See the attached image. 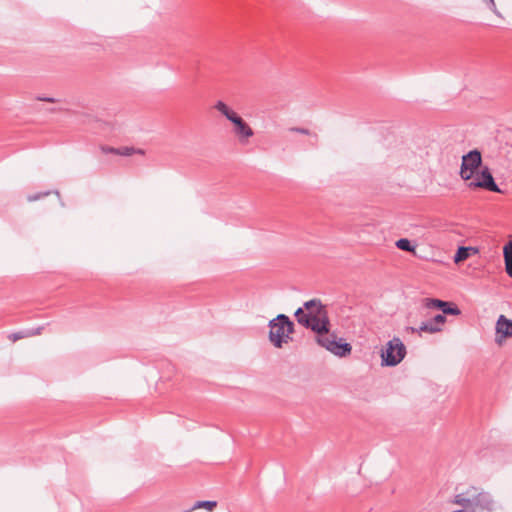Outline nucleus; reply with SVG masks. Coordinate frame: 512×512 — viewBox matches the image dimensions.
<instances>
[{"label": "nucleus", "instance_id": "b1692460", "mask_svg": "<svg viewBox=\"0 0 512 512\" xmlns=\"http://www.w3.org/2000/svg\"><path fill=\"white\" fill-rule=\"evenodd\" d=\"M291 132H296L304 135H311V132L306 128H300V127H292L290 128Z\"/></svg>", "mask_w": 512, "mask_h": 512}, {"label": "nucleus", "instance_id": "20e7f679", "mask_svg": "<svg viewBox=\"0 0 512 512\" xmlns=\"http://www.w3.org/2000/svg\"><path fill=\"white\" fill-rule=\"evenodd\" d=\"M317 334V343L333 353L336 356L344 357L351 353L352 347L347 342H342V339H337L335 334L328 332H315Z\"/></svg>", "mask_w": 512, "mask_h": 512}, {"label": "nucleus", "instance_id": "f3484780", "mask_svg": "<svg viewBox=\"0 0 512 512\" xmlns=\"http://www.w3.org/2000/svg\"><path fill=\"white\" fill-rule=\"evenodd\" d=\"M217 506L216 501H210V500H203V501H197L190 510H196L200 508H204L208 511H213V509Z\"/></svg>", "mask_w": 512, "mask_h": 512}, {"label": "nucleus", "instance_id": "9d476101", "mask_svg": "<svg viewBox=\"0 0 512 512\" xmlns=\"http://www.w3.org/2000/svg\"><path fill=\"white\" fill-rule=\"evenodd\" d=\"M230 121L234 124V132L241 143L246 142L254 135L252 128L238 114H236Z\"/></svg>", "mask_w": 512, "mask_h": 512}, {"label": "nucleus", "instance_id": "423d86ee", "mask_svg": "<svg viewBox=\"0 0 512 512\" xmlns=\"http://www.w3.org/2000/svg\"><path fill=\"white\" fill-rule=\"evenodd\" d=\"M467 182V185L470 189L481 188L491 192L503 193V191L495 183L492 173L487 166L482 167L476 171L474 177Z\"/></svg>", "mask_w": 512, "mask_h": 512}, {"label": "nucleus", "instance_id": "aec40b11", "mask_svg": "<svg viewBox=\"0 0 512 512\" xmlns=\"http://www.w3.org/2000/svg\"><path fill=\"white\" fill-rule=\"evenodd\" d=\"M503 256L504 259L512 260V240L503 247Z\"/></svg>", "mask_w": 512, "mask_h": 512}, {"label": "nucleus", "instance_id": "4be33fe9", "mask_svg": "<svg viewBox=\"0 0 512 512\" xmlns=\"http://www.w3.org/2000/svg\"><path fill=\"white\" fill-rule=\"evenodd\" d=\"M100 150L104 154H115V155H117V152H118L117 148L106 146V145H101L100 146Z\"/></svg>", "mask_w": 512, "mask_h": 512}, {"label": "nucleus", "instance_id": "7ed1b4c3", "mask_svg": "<svg viewBox=\"0 0 512 512\" xmlns=\"http://www.w3.org/2000/svg\"><path fill=\"white\" fill-rule=\"evenodd\" d=\"M269 340L277 347L281 348L283 343H287L290 334L294 332V323L284 314H279L276 318L269 321Z\"/></svg>", "mask_w": 512, "mask_h": 512}, {"label": "nucleus", "instance_id": "5701e85b", "mask_svg": "<svg viewBox=\"0 0 512 512\" xmlns=\"http://www.w3.org/2000/svg\"><path fill=\"white\" fill-rule=\"evenodd\" d=\"M504 263L506 273L508 274L509 277L512 278V260H510L509 258L504 259Z\"/></svg>", "mask_w": 512, "mask_h": 512}, {"label": "nucleus", "instance_id": "6e6552de", "mask_svg": "<svg viewBox=\"0 0 512 512\" xmlns=\"http://www.w3.org/2000/svg\"><path fill=\"white\" fill-rule=\"evenodd\" d=\"M425 307L426 308H436L442 311V314L444 316L446 315H460L461 310L458 308V306L452 302H447L441 299H435V298H426L425 300Z\"/></svg>", "mask_w": 512, "mask_h": 512}, {"label": "nucleus", "instance_id": "4468645a", "mask_svg": "<svg viewBox=\"0 0 512 512\" xmlns=\"http://www.w3.org/2000/svg\"><path fill=\"white\" fill-rule=\"evenodd\" d=\"M375 229L373 224L366 223L363 225H355L351 227L350 232L354 233L358 236V238H362V233H371Z\"/></svg>", "mask_w": 512, "mask_h": 512}, {"label": "nucleus", "instance_id": "f257e3e1", "mask_svg": "<svg viewBox=\"0 0 512 512\" xmlns=\"http://www.w3.org/2000/svg\"><path fill=\"white\" fill-rule=\"evenodd\" d=\"M294 316L297 322L313 332H328L330 330V320L326 306L320 299H311L298 308Z\"/></svg>", "mask_w": 512, "mask_h": 512}, {"label": "nucleus", "instance_id": "dca6fc26", "mask_svg": "<svg viewBox=\"0 0 512 512\" xmlns=\"http://www.w3.org/2000/svg\"><path fill=\"white\" fill-rule=\"evenodd\" d=\"M117 150H118L117 155L126 156V157L132 156L133 154H141V155L144 154V150L136 149L134 147H128V146L119 147V148H117Z\"/></svg>", "mask_w": 512, "mask_h": 512}, {"label": "nucleus", "instance_id": "9b49d317", "mask_svg": "<svg viewBox=\"0 0 512 512\" xmlns=\"http://www.w3.org/2000/svg\"><path fill=\"white\" fill-rule=\"evenodd\" d=\"M478 252V249L475 247H459L454 255V262L460 263L466 259H468L472 254H476Z\"/></svg>", "mask_w": 512, "mask_h": 512}, {"label": "nucleus", "instance_id": "0eeeda50", "mask_svg": "<svg viewBox=\"0 0 512 512\" xmlns=\"http://www.w3.org/2000/svg\"><path fill=\"white\" fill-rule=\"evenodd\" d=\"M482 156L479 150L474 149L462 156L460 167V176L464 181H469L474 177L476 171L481 169Z\"/></svg>", "mask_w": 512, "mask_h": 512}, {"label": "nucleus", "instance_id": "f8f14e48", "mask_svg": "<svg viewBox=\"0 0 512 512\" xmlns=\"http://www.w3.org/2000/svg\"><path fill=\"white\" fill-rule=\"evenodd\" d=\"M435 330L436 328H433L431 326H429L428 322H422L421 325L418 327V328H415V327H412V326H407L405 328V331L407 333H421V332H427V333H430V334H434L435 333Z\"/></svg>", "mask_w": 512, "mask_h": 512}, {"label": "nucleus", "instance_id": "6ab92c4d", "mask_svg": "<svg viewBox=\"0 0 512 512\" xmlns=\"http://www.w3.org/2000/svg\"><path fill=\"white\" fill-rule=\"evenodd\" d=\"M27 334V329L25 330H22V331H18V332H14V333H11L8 338L12 341V342H16L20 339H23V338H28L29 336L26 335Z\"/></svg>", "mask_w": 512, "mask_h": 512}, {"label": "nucleus", "instance_id": "a878e982", "mask_svg": "<svg viewBox=\"0 0 512 512\" xmlns=\"http://www.w3.org/2000/svg\"><path fill=\"white\" fill-rule=\"evenodd\" d=\"M489 8L497 14V8L494 0H488Z\"/></svg>", "mask_w": 512, "mask_h": 512}, {"label": "nucleus", "instance_id": "393cba45", "mask_svg": "<svg viewBox=\"0 0 512 512\" xmlns=\"http://www.w3.org/2000/svg\"><path fill=\"white\" fill-rule=\"evenodd\" d=\"M48 194H49V192L37 193L34 195H29L27 199H28V201L32 202V201H36V200L40 199L42 196H46Z\"/></svg>", "mask_w": 512, "mask_h": 512}, {"label": "nucleus", "instance_id": "39448f33", "mask_svg": "<svg viewBox=\"0 0 512 512\" xmlns=\"http://www.w3.org/2000/svg\"><path fill=\"white\" fill-rule=\"evenodd\" d=\"M406 355V347L398 337H394L386 344L381 353L382 365L393 367L399 364Z\"/></svg>", "mask_w": 512, "mask_h": 512}, {"label": "nucleus", "instance_id": "bb28decb", "mask_svg": "<svg viewBox=\"0 0 512 512\" xmlns=\"http://www.w3.org/2000/svg\"><path fill=\"white\" fill-rule=\"evenodd\" d=\"M38 100L46 101V102H55V99L51 98V97H45V98L39 97Z\"/></svg>", "mask_w": 512, "mask_h": 512}, {"label": "nucleus", "instance_id": "ddd939ff", "mask_svg": "<svg viewBox=\"0 0 512 512\" xmlns=\"http://www.w3.org/2000/svg\"><path fill=\"white\" fill-rule=\"evenodd\" d=\"M214 107L229 121L237 114L235 111L230 109L223 101H217Z\"/></svg>", "mask_w": 512, "mask_h": 512}, {"label": "nucleus", "instance_id": "412c9836", "mask_svg": "<svg viewBox=\"0 0 512 512\" xmlns=\"http://www.w3.org/2000/svg\"><path fill=\"white\" fill-rule=\"evenodd\" d=\"M43 329H44V326H38L36 328L27 329L26 335H28L29 337L40 335L42 333Z\"/></svg>", "mask_w": 512, "mask_h": 512}, {"label": "nucleus", "instance_id": "f03ea898", "mask_svg": "<svg viewBox=\"0 0 512 512\" xmlns=\"http://www.w3.org/2000/svg\"><path fill=\"white\" fill-rule=\"evenodd\" d=\"M453 503L467 507L468 512H496L499 508L490 492L475 486L455 495Z\"/></svg>", "mask_w": 512, "mask_h": 512}, {"label": "nucleus", "instance_id": "2eb2a0df", "mask_svg": "<svg viewBox=\"0 0 512 512\" xmlns=\"http://www.w3.org/2000/svg\"><path fill=\"white\" fill-rule=\"evenodd\" d=\"M427 322L429 326L436 328L435 333H438L442 331V326L446 322V316H444L443 314H437Z\"/></svg>", "mask_w": 512, "mask_h": 512}, {"label": "nucleus", "instance_id": "1a4fd4ad", "mask_svg": "<svg viewBox=\"0 0 512 512\" xmlns=\"http://www.w3.org/2000/svg\"><path fill=\"white\" fill-rule=\"evenodd\" d=\"M496 338L497 344L501 345L505 338L512 337V320L507 319L504 315H500L496 322Z\"/></svg>", "mask_w": 512, "mask_h": 512}, {"label": "nucleus", "instance_id": "a211bd4d", "mask_svg": "<svg viewBox=\"0 0 512 512\" xmlns=\"http://www.w3.org/2000/svg\"><path fill=\"white\" fill-rule=\"evenodd\" d=\"M396 247L400 250L411 252L414 250V246L411 241L407 238H400L396 241Z\"/></svg>", "mask_w": 512, "mask_h": 512}]
</instances>
